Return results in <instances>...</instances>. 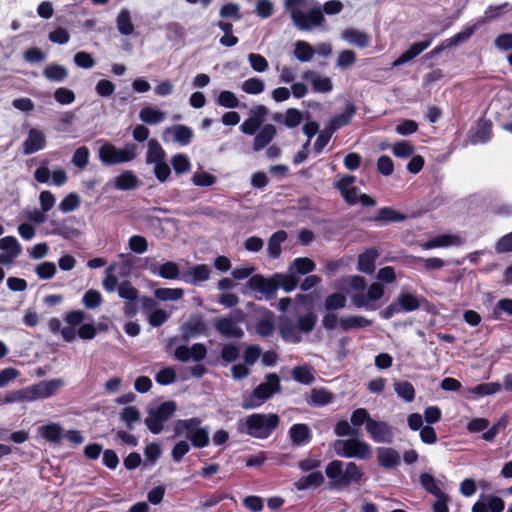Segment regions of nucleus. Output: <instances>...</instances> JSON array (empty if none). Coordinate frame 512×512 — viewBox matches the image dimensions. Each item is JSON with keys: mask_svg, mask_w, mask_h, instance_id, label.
I'll return each mask as SVG.
<instances>
[{"mask_svg": "<svg viewBox=\"0 0 512 512\" xmlns=\"http://www.w3.org/2000/svg\"><path fill=\"white\" fill-rule=\"evenodd\" d=\"M206 355L207 348L203 343H195L191 347L181 345L174 352L175 358L181 362H187L190 358L200 362L205 359Z\"/></svg>", "mask_w": 512, "mask_h": 512, "instance_id": "9d476101", "label": "nucleus"}, {"mask_svg": "<svg viewBox=\"0 0 512 512\" xmlns=\"http://www.w3.org/2000/svg\"><path fill=\"white\" fill-rule=\"evenodd\" d=\"M81 200L77 193H69L59 204V210L68 213L76 210L80 206Z\"/></svg>", "mask_w": 512, "mask_h": 512, "instance_id": "13d9d810", "label": "nucleus"}, {"mask_svg": "<svg viewBox=\"0 0 512 512\" xmlns=\"http://www.w3.org/2000/svg\"><path fill=\"white\" fill-rule=\"evenodd\" d=\"M75 93L66 87L57 88L54 92V99L61 105H68L75 101Z\"/></svg>", "mask_w": 512, "mask_h": 512, "instance_id": "774afa93", "label": "nucleus"}, {"mask_svg": "<svg viewBox=\"0 0 512 512\" xmlns=\"http://www.w3.org/2000/svg\"><path fill=\"white\" fill-rule=\"evenodd\" d=\"M46 146L45 134L36 128H31L28 132L26 140L22 143L23 153L30 155L36 153Z\"/></svg>", "mask_w": 512, "mask_h": 512, "instance_id": "4468645a", "label": "nucleus"}, {"mask_svg": "<svg viewBox=\"0 0 512 512\" xmlns=\"http://www.w3.org/2000/svg\"><path fill=\"white\" fill-rule=\"evenodd\" d=\"M475 30V25L465 27L462 31L456 33L454 36L445 39L446 46L452 48L467 41L474 34Z\"/></svg>", "mask_w": 512, "mask_h": 512, "instance_id": "603ef678", "label": "nucleus"}, {"mask_svg": "<svg viewBox=\"0 0 512 512\" xmlns=\"http://www.w3.org/2000/svg\"><path fill=\"white\" fill-rule=\"evenodd\" d=\"M201 423L202 421L198 417L179 419L174 425L175 434L182 435L185 433L186 438L190 439V435H193V433H196L201 428Z\"/></svg>", "mask_w": 512, "mask_h": 512, "instance_id": "5701e85b", "label": "nucleus"}, {"mask_svg": "<svg viewBox=\"0 0 512 512\" xmlns=\"http://www.w3.org/2000/svg\"><path fill=\"white\" fill-rule=\"evenodd\" d=\"M407 219V215L401 213L391 207H382L378 209L377 213L373 217H369L368 221L375 222L377 224H390L403 222Z\"/></svg>", "mask_w": 512, "mask_h": 512, "instance_id": "a211bd4d", "label": "nucleus"}, {"mask_svg": "<svg viewBox=\"0 0 512 512\" xmlns=\"http://www.w3.org/2000/svg\"><path fill=\"white\" fill-rule=\"evenodd\" d=\"M141 414L136 406H126L120 413V419L125 422L129 430L134 429V423L140 420Z\"/></svg>", "mask_w": 512, "mask_h": 512, "instance_id": "49530a36", "label": "nucleus"}, {"mask_svg": "<svg viewBox=\"0 0 512 512\" xmlns=\"http://www.w3.org/2000/svg\"><path fill=\"white\" fill-rule=\"evenodd\" d=\"M315 263L312 259L307 257H298L294 259L289 267V272L306 275L315 269Z\"/></svg>", "mask_w": 512, "mask_h": 512, "instance_id": "ea45409f", "label": "nucleus"}, {"mask_svg": "<svg viewBox=\"0 0 512 512\" xmlns=\"http://www.w3.org/2000/svg\"><path fill=\"white\" fill-rule=\"evenodd\" d=\"M242 90L247 94L257 95L265 90V84L261 79L252 77L243 82Z\"/></svg>", "mask_w": 512, "mask_h": 512, "instance_id": "0e129e2a", "label": "nucleus"}, {"mask_svg": "<svg viewBox=\"0 0 512 512\" xmlns=\"http://www.w3.org/2000/svg\"><path fill=\"white\" fill-rule=\"evenodd\" d=\"M377 462L378 465L384 469H394L401 463L399 452L391 447H378Z\"/></svg>", "mask_w": 512, "mask_h": 512, "instance_id": "f3484780", "label": "nucleus"}, {"mask_svg": "<svg viewBox=\"0 0 512 512\" xmlns=\"http://www.w3.org/2000/svg\"><path fill=\"white\" fill-rule=\"evenodd\" d=\"M378 256V253L375 249H367L364 253L360 254L358 257V270L371 274L375 270V260Z\"/></svg>", "mask_w": 512, "mask_h": 512, "instance_id": "7c9ffc66", "label": "nucleus"}, {"mask_svg": "<svg viewBox=\"0 0 512 512\" xmlns=\"http://www.w3.org/2000/svg\"><path fill=\"white\" fill-rule=\"evenodd\" d=\"M334 450L339 456L362 460H368L372 454L371 446L365 441L356 438L335 441Z\"/></svg>", "mask_w": 512, "mask_h": 512, "instance_id": "423d86ee", "label": "nucleus"}, {"mask_svg": "<svg viewBox=\"0 0 512 512\" xmlns=\"http://www.w3.org/2000/svg\"><path fill=\"white\" fill-rule=\"evenodd\" d=\"M43 76L51 82H63L68 77V70L57 63L47 65L43 70Z\"/></svg>", "mask_w": 512, "mask_h": 512, "instance_id": "72a5a7b5", "label": "nucleus"}, {"mask_svg": "<svg viewBox=\"0 0 512 512\" xmlns=\"http://www.w3.org/2000/svg\"><path fill=\"white\" fill-rule=\"evenodd\" d=\"M119 297L127 301L138 300L139 291L132 286L129 280H124L118 286Z\"/></svg>", "mask_w": 512, "mask_h": 512, "instance_id": "052dcab7", "label": "nucleus"}, {"mask_svg": "<svg viewBox=\"0 0 512 512\" xmlns=\"http://www.w3.org/2000/svg\"><path fill=\"white\" fill-rule=\"evenodd\" d=\"M171 164L178 175L188 172L191 168L189 158L183 153L174 155L171 159Z\"/></svg>", "mask_w": 512, "mask_h": 512, "instance_id": "680f3d73", "label": "nucleus"}, {"mask_svg": "<svg viewBox=\"0 0 512 512\" xmlns=\"http://www.w3.org/2000/svg\"><path fill=\"white\" fill-rule=\"evenodd\" d=\"M211 274V268L206 264H197L192 266L184 275V280L193 285L207 281Z\"/></svg>", "mask_w": 512, "mask_h": 512, "instance_id": "4be33fe9", "label": "nucleus"}, {"mask_svg": "<svg viewBox=\"0 0 512 512\" xmlns=\"http://www.w3.org/2000/svg\"><path fill=\"white\" fill-rule=\"evenodd\" d=\"M214 327L218 333L226 338L240 339L244 336V331L239 327L236 321L231 317H219L215 320Z\"/></svg>", "mask_w": 512, "mask_h": 512, "instance_id": "ddd939ff", "label": "nucleus"}, {"mask_svg": "<svg viewBox=\"0 0 512 512\" xmlns=\"http://www.w3.org/2000/svg\"><path fill=\"white\" fill-rule=\"evenodd\" d=\"M461 238L457 235L442 234L431 238L430 240L421 244V247L425 250H430L439 247H448L451 245H460Z\"/></svg>", "mask_w": 512, "mask_h": 512, "instance_id": "a878e982", "label": "nucleus"}, {"mask_svg": "<svg viewBox=\"0 0 512 512\" xmlns=\"http://www.w3.org/2000/svg\"><path fill=\"white\" fill-rule=\"evenodd\" d=\"M302 78L311 81L312 89L318 93H328L333 89V83L329 77H320L315 71L307 70L303 73Z\"/></svg>", "mask_w": 512, "mask_h": 512, "instance_id": "6ab92c4d", "label": "nucleus"}, {"mask_svg": "<svg viewBox=\"0 0 512 512\" xmlns=\"http://www.w3.org/2000/svg\"><path fill=\"white\" fill-rule=\"evenodd\" d=\"M176 409L177 405L175 401L169 400L161 403L158 407L152 410L157 415V417L165 423L173 416Z\"/></svg>", "mask_w": 512, "mask_h": 512, "instance_id": "864d4df0", "label": "nucleus"}, {"mask_svg": "<svg viewBox=\"0 0 512 512\" xmlns=\"http://www.w3.org/2000/svg\"><path fill=\"white\" fill-rule=\"evenodd\" d=\"M344 463L341 460H332L325 468V474L330 480V489H344L352 483L359 484L364 473L355 462H348L343 470Z\"/></svg>", "mask_w": 512, "mask_h": 512, "instance_id": "f03ea898", "label": "nucleus"}, {"mask_svg": "<svg viewBox=\"0 0 512 512\" xmlns=\"http://www.w3.org/2000/svg\"><path fill=\"white\" fill-rule=\"evenodd\" d=\"M325 479L320 471L311 472L308 475L301 476L295 483L294 487L298 491H304L309 488H318L324 483Z\"/></svg>", "mask_w": 512, "mask_h": 512, "instance_id": "393cba45", "label": "nucleus"}, {"mask_svg": "<svg viewBox=\"0 0 512 512\" xmlns=\"http://www.w3.org/2000/svg\"><path fill=\"white\" fill-rule=\"evenodd\" d=\"M166 152L159 142L152 138L148 141V149L146 154L147 164H156L165 160Z\"/></svg>", "mask_w": 512, "mask_h": 512, "instance_id": "473e14b6", "label": "nucleus"}, {"mask_svg": "<svg viewBox=\"0 0 512 512\" xmlns=\"http://www.w3.org/2000/svg\"><path fill=\"white\" fill-rule=\"evenodd\" d=\"M325 21L323 12L319 8L310 9L307 13H297L294 23L300 30H309L313 26H320Z\"/></svg>", "mask_w": 512, "mask_h": 512, "instance_id": "9b49d317", "label": "nucleus"}, {"mask_svg": "<svg viewBox=\"0 0 512 512\" xmlns=\"http://www.w3.org/2000/svg\"><path fill=\"white\" fill-rule=\"evenodd\" d=\"M207 323L200 314H193L181 325V338L183 341H189L191 338L205 334Z\"/></svg>", "mask_w": 512, "mask_h": 512, "instance_id": "1a4fd4ad", "label": "nucleus"}, {"mask_svg": "<svg viewBox=\"0 0 512 512\" xmlns=\"http://www.w3.org/2000/svg\"><path fill=\"white\" fill-rule=\"evenodd\" d=\"M501 390V384L498 382L481 383L472 388V393L477 396L492 395Z\"/></svg>", "mask_w": 512, "mask_h": 512, "instance_id": "69168bd1", "label": "nucleus"}, {"mask_svg": "<svg viewBox=\"0 0 512 512\" xmlns=\"http://www.w3.org/2000/svg\"><path fill=\"white\" fill-rule=\"evenodd\" d=\"M278 331L283 341L287 343L297 344L301 342V335L298 331L297 326L287 316H281L279 318Z\"/></svg>", "mask_w": 512, "mask_h": 512, "instance_id": "2eb2a0df", "label": "nucleus"}, {"mask_svg": "<svg viewBox=\"0 0 512 512\" xmlns=\"http://www.w3.org/2000/svg\"><path fill=\"white\" fill-rule=\"evenodd\" d=\"M413 264L423 263V267L426 271L440 270L447 265V262L438 257L422 258L412 256Z\"/></svg>", "mask_w": 512, "mask_h": 512, "instance_id": "09e8293b", "label": "nucleus"}, {"mask_svg": "<svg viewBox=\"0 0 512 512\" xmlns=\"http://www.w3.org/2000/svg\"><path fill=\"white\" fill-rule=\"evenodd\" d=\"M276 132V127L273 124L264 125L254 138L253 150L260 151L264 149L273 140Z\"/></svg>", "mask_w": 512, "mask_h": 512, "instance_id": "b1692460", "label": "nucleus"}, {"mask_svg": "<svg viewBox=\"0 0 512 512\" xmlns=\"http://www.w3.org/2000/svg\"><path fill=\"white\" fill-rule=\"evenodd\" d=\"M117 29L120 34L124 36H128L133 33L134 25L131 20L130 12L126 9H123L119 12L116 19Z\"/></svg>", "mask_w": 512, "mask_h": 512, "instance_id": "79ce46f5", "label": "nucleus"}, {"mask_svg": "<svg viewBox=\"0 0 512 512\" xmlns=\"http://www.w3.org/2000/svg\"><path fill=\"white\" fill-rule=\"evenodd\" d=\"M366 431L371 439L376 443L390 444L393 441L394 433L393 428L385 421H377L372 419L366 425Z\"/></svg>", "mask_w": 512, "mask_h": 512, "instance_id": "6e6552de", "label": "nucleus"}, {"mask_svg": "<svg viewBox=\"0 0 512 512\" xmlns=\"http://www.w3.org/2000/svg\"><path fill=\"white\" fill-rule=\"evenodd\" d=\"M278 288L282 287L285 292L293 291L299 284V278L293 272L287 274L274 273Z\"/></svg>", "mask_w": 512, "mask_h": 512, "instance_id": "a19ab883", "label": "nucleus"}, {"mask_svg": "<svg viewBox=\"0 0 512 512\" xmlns=\"http://www.w3.org/2000/svg\"><path fill=\"white\" fill-rule=\"evenodd\" d=\"M419 482L426 492L435 497H439L440 495L445 494L439 487L436 478L428 472H422L420 474Z\"/></svg>", "mask_w": 512, "mask_h": 512, "instance_id": "c9c22d12", "label": "nucleus"}, {"mask_svg": "<svg viewBox=\"0 0 512 512\" xmlns=\"http://www.w3.org/2000/svg\"><path fill=\"white\" fill-rule=\"evenodd\" d=\"M436 36H438V33L425 35V37H426L425 40L413 43L409 47V49H407L405 52H403L395 60L394 65L399 66V65L405 64V63L413 60L415 57L420 55L424 50H426L430 46L433 38Z\"/></svg>", "mask_w": 512, "mask_h": 512, "instance_id": "f8f14e48", "label": "nucleus"}, {"mask_svg": "<svg viewBox=\"0 0 512 512\" xmlns=\"http://www.w3.org/2000/svg\"><path fill=\"white\" fill-rule=\"evenodd\" d=\"M138 184L139 180L131 170H126L114 178V187L121 191L133 190Z\"/></svg>", "mask_w": 512, "mask_h": 512, "instance_id": "cd10ccee", "label": "nucleus"}, {"mask_svg": "<svg viewBox=\"0 0 512 512\" xmlns=\"http://www.w3.org/2000/svg\"><path fill=\"white\" fill-rule=\"evenodd\" d=\"M396 394L406 402H412L415 399V389L409 381H399L394 384Z\"/></svg>", "mask_w": 512, "mask_h": 512, "instance_id": "3c124183", "label": "nucleus"}, {"mask_svg": "<svg viewBox=\"0 0 512 512\" xmlns=\"http://www.w3.org/2000/svg\"><path fill=\"white\" fill-rule=\"evenodd\" d=\"M255 330L263 338L272 336L275 331V314L269 309H264V314L257 321Z\"/></svg>", "mask_w": 512, "mask_h": 512, "instance_id": "412c9836", "label": "nucleus"}, {"mask_svg": "<svg viewBox=\"0 0 512 512\" xmlns=\"http://www.w3.org/2000/svg\"><path fill=\"white\" fill-rule=\"evenodd\" d=\"M346 302L347 299L344 294L332 293L326 297L324 306L326 310L332 312L344 308L346 306Z\"/></svg>", "mask_w": 512, "mask_h": 512, "instance_id": "5fc2aeb1", "label": "nucleus"}, {"mask_svg": "<svg viewBox=\"0 0 512 512\" xmlns=\"http://www.w3.org/2000/svg\"><path fill=\"white\" fill-rule=\"evenodd\" d=\"M184 295L182 288H157L154 291V296L160 301H177Z\"/></svg>", "mask_w": 512, "mask_h": 512, "instance_id": "de8ad7c7", "label": "nucleus"}, {"mask_svg": "<svg viewBox=\"0 0 512 512\" xmlns=\"http://www.w3.org/2000/svg\"><path fill=\"white\" fill-rule=\"evenodd\" d=\"M333 399V394L325 388L312 389L309 403L313 406H324L329 404Z\"/></svg>", "mask_w": 512, "mask_h": 512, "instance_id": "a18cd8bd", "label": "nucleus"}, {"mask_svg": "<svg viewBox=\"0 0 512 512\" xmlns=\"http://www.w3.org/2000/svg\"><path fill=\"white\" fill-rule=\"evenodd\" d=\"M149 271L154 275L168 280L178 279L180 275L179 266L173 261H167L162 265L153 263L149 266Z\"/></svg>", "mask_w": 512, "mask_h": 512, "instance_id": "aec40b11", "label": "nucleus"}, {"mask_svg": "<svg viewBox=\"0 0 512 512\" xmlns=\"http://www.w3.org/2000/svg\"><path fill=\"white\" fill-rule=\"evenodd\" d=\"M217 104L225 108H237L240 106V101L237 96L229 91H221L217 98Z\"/></svg>", "mask_w": 512, "mask_h": 512, "instance_id": "e2e57ef3", "label": "nucleus"}, {"mask_svg": "<svg viewBox=\"0 0 512 512\" xmlns=\"http://www.w3.org/2000/svg\"><path fill=\"white\" fill-rule=\"evenodd\" d=\"M291 373L295 381L304 385H309L315 380L312 369L307 365L296 366Z\"/></svg>", "mask_w": 512, "mask_h": 512, "instance_id": "c03bdc74", "label": "nucleus"}, {"mask_svg": "<svg viewBox=\"0 0 512 512\" xmlns=\"http://www.w3.org/2000/svg\"><path fill=\"white\" fill-rule=\"evenodd\" d=\"M317 322V316L313 312H309L308 314L301 315L297 320V328L299 333H310Z\"/></svg>", "mask_w": 512, "mask_h": 512, "instance_id": "4d7b16f0", "label": "nucleus"}, {"mask_svg": "<svg viewBox=\"0 0 512 512\" xmlns=\"http://www.w3.org/2000/svg\"><path fill=\"white\" fill-rule=\"evenodd\" d=\"M396 300L401 312H413L421 307L420 298L411 293L401 292Z\"/></svg>", "mask_w": 512, "mask_h": 512, "instance_id": "2f4dec72", "label": "nucleus"}, {"mask_svg": "<svg viewBox=\"0 0 512 512\" xmlns=\"http://www.w3.org/2000/svg\"><path fill=\"white\" fill-rule=\"evenodd\" d=\"M72 218L65 219L61 222L53 220L51 225L54 227L53 233L63 237L64 239H71L73 237H77L80 234V231L68 224Z\"/></svg>", "mask_w": 512, "mask_h": 512, "instance_id": "e433bc0d", "label": "nucleus"}, {"mask_svg": "<svg viewBox=\"0 0 512 512\" xmlns=\"http://www.w3.org/2000/svg\"><path fill=\"white\" fill-rule=\"evenodd\" d=\"M139 117L146 124H158L165 118V113L153 107H144L141 109Z\"/></svg>", "mask_w": 512, "mask_h": 512, "instance_id": "37998d69", "label": "nucleus"}, {"mask_svg": "<svg viewBox=\"0 0 512 512\" xmlns=\"http://www.w3.org/2000/svg\"><path fill=\"white\" fill-rule=\"evenodd\" d=\"M280 390L281 384L279 376L276 373H269L266 375V382L254 388L249 399L246 400L244 408L258 407Z\"/></svg>", "mask_w": 512, "mask_h": 512, "instance_id": "39448f33", "label": "nucleus"}, {"mask_svg": "<svg viewBox=\"0 0 512 512\" xmlns=\"http://www.w3.org/2000/svg\"><path fill=\"white\" fill-rule=\"evenodd\" d=\"M313 47L305 41H297L295 43L294 55L301 62H308L314 55Z\"/></svg>", "mask_w": 512, "mask_h": 512, "instance_id": "8fccbe9b", "label": "nucleus"}, {"mask_svg": "<svg viewBox=\"0 0 512 512\" xmlns=\"http://www.w3.org/2000/svg\"><path fill=\"white\" fill-rule=\"evenodd\" d=\"M372 325V321L361 315H350L339 318V326L343 331L361 329Z\"/></svg>", "mask_w": 512, "mask_h": 512, "instance_id": "bb28decb", "label": "nucleus"}, {"mask_svg": "<svg viewBox=\"0 0 512 512\" xmlns=\"http://www.w3.org/2000/svg\"><path fill=\"white\" fill-rule=\"evenodd\" d=\"M174 140L180 145H188L193 137V131L191 128L185 125H175L173 127Z\"/></svg>", "mask_w": 512, "mask_h": 512, "instance_id": "6e6d98bb", "label": "nucleus"}, {"mask_svg": "<svg viewBox=\"0 0 512 512\" xmlns=\"http://www.w3.org/2000/svg\"><path fill=\"white\" fill-rule=\"evenodd\" d=\"M280 417L275 413H253L237 423V431L256 439H267L278 428Z\"/></svg>", "mask_w": 512, "mask_h": 512, "instance_id": "f257e3e1", "label": "nucleus"}, {"mask_svg": "<svg viewBox=\"0 0 512 512\" xmlns=\"http://www.w3.org/2000/svg\"><path fill=\"white\" fill-rule=\"evenodd\" d=\"M492 122L490 119L481 117L477 121L475 137L481 143L488 142L492 137Z\"/></svg>", "mask_w": 512, "mask_h": 512, "instance_id": "58836bf2", "label": "nucleus"}, {"mask_svg": "<svg viewBox=\"0 0 512 512\" xmlns=\"http://www.w3.org/2000/svg\"><path fill=\"white\" fill-rule=\"evenodd\" d=\"M246 287L249 290L260 292L266 297V299L271 300L275 298L278 290V283L275 280L274 274L270 277H265L262 274H255L249 278L246 283Z\"/></svg>", "mask_w": 512, "mask_h": 512, "instance_id": "0eeeda50", "label": "nucleus"}, {"mask_svg": "<svg viewBox=\"0 0 512 512\" xmlns=\"http://www.w3.org/2000/svg\"><path fill=\"white\" fill-rule=\"evenodd\" d=\"M287 239V232L279 230L271 235L268 240V254L271 258H279L281 254V244Z\"/></svg>", "mask_w": 512, "mask_h": 512, "instance_id": "f704fd0d", "label": "nucleus"}, {"mask_svg": "<svg viewBox=\"0 0 512 512\" xmlns=\"http://www.w3.org/2000/svg\"><path fill=\"white\" fill-rule=\"evenodd\" d=\"M61 386L62 380L60 379L40 381L34 385L7 392L4 401L5 403L31 402L38 399L49 398L54 395Z\"/></svg>", "mask_w": 512, "mask_h": 512, "instance_id": "7ed1b4c3", "label": "nucleus"}, {"mask_svg": "<svg viewBox=\"0 0 512 512\" xmlns=\"http://www.w3.org/2000/svg\"><path fill=\"white\" fill-rule=\"evenodd\" d=\"M38 431L41 437L52 443L59 442V440L63 437V429L60 425L55 423L43 425L39 427Z\"/></svg>", "mask_w": 512, "mask_h": 512, "instance_id": "4c0bfd02", "label": "nucleus"}, {"mask_svg": "<svg viewBox=\"0 0 512 512\" xmlns=\"http://www.w3.org/2000/svg\"><path fill=\"white\" fill-rule=\"evenodd\" d=\"M138 147L136 144H128L125 148H117L115 145L106 142L98 151L100 161L106 165L127 163L137 156Z\"/></svg>", "mask_w": 512, "mask_h": 512, "instance_id": "20e7f679", "label": "nucleus"}, {"mask_svg": "<svg viewBox=\"0 0 512 512\" xmlns=\"http://www.w3.org/2000/svg\"><path fill=\"white\" fill-rule=\"evenodd\" d=\"M289 439L294 447H301L312 440V432L307 424H293L288 431Z\"/></svg>", "mask_w": 512, "mask_h": 512, "instance_id": "dca6fc26", "label": "nucleus"}, {"mask_svg": "<svg viewBox=\"0 0 512 512\" xmlns=\"http://www.w3.org/2000/svg\"><path fill=\"white\" fill-rule=\"evenodd\" d=\"M190 442L195 448H204L209 445V432L206 427H201L196 433L190 435Z\"/></svg>", "mask_w": 512, "mask_h": 512, "instance_id": "338daca9", "label": "nucleus"}, {"mask_svg": "<svg viewBox=\"0 0 512 512\" xmlns=\"http://www.w3.org/2000/svg\"><path fill=\"white\" fill-rule=\"evenodd\" d=\"M342 38L359 48H365L370 43V38L365 32L354 28L345 29L342 32Z\"/></svg>", "mask_w": 512, "mask_h": 512, "instance_id": "c85d7f7f", "label": "nucleus"}, {"mask_svg": "<svg viewBox=\"0 0 512 512\" xmlns=\"http://www.w3.org/2000/svg\"><path fill=\"white\" fill-rule=\"evenodd\" d=\"M356 111H357V108L356 106L352 103V102H349L346 106H345V109L342 113H339L335 116H333L329 122L337 129H341L342 127L344 126H347L353 116L356 114Z\"/></svg>", "mask_w": 512, "mask_h": 512, "instance_id": "c756f323", "label": "nucleus"}, {"mask_svg": "<svg viewBox=\"0 0 512 512\" xmlns=\"http://www.w3.org/2000/svg\"><path fill=\"white\" fill-rule=\"evenodd\" d=\"M0 249L8 252L12 256H18L21 252V246L14 236H6L0 239Z\"/></svg>", "mask_w": 512, "mask_h": 512, "instance_id": "bf43d9fd", "label": "nucleus"}]
</instances>
